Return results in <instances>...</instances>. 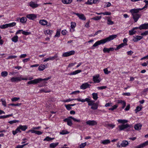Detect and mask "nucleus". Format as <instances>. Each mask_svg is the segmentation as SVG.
<instances>
[{
	"label": "nucleus",
	"instance_id": "obj_1",
	"mask_svg": "<svg viewBox=\"0 0 148 148\" xmlns=\"http://www.w3.org/2000/svg\"><path fill=\"white\" fill-rule=\"evenodd\" d=\"M117 37V35H113L110 36L109 37L106 38L98 41L93 45L91 47V49H93L94 48L93 47H96L99 45H100L101 44H103L106 42L112 40L116 38Z\"/></svg>",
	"mask_w": 148,
	"mask_h": 148
},
{
	"label": "nucleus",
	"instance_id": "obj_2",
	"mask_svg": "<svg viewBox=\"0 0 148 148\" xmlns=\"http://www.w3.org/2000/svg\"><path fill=\"white\" fill-rule=\"evenodd\" d=\"M140 9L138 8L132 9L130 10V12L131 13L132 18L134 20V22H136L138 19L141 17V15L138 14Z\"/></svg>",
	"mask_w": 148,
	"mask_h": 148
},
{
	"label": "nucleus",
	"instance_id": "obj_3",
	"mask_svg": "<svg viewBox=\"0 0 148 148\" xmlns=\"http://www.w3.org/2000/svg\"><path fill=\"white\" fill-rule=\"evenodd\" d=\"M132 125H129L128 124H122L118 126L116 128L119 131L123 130L125 129L127 132L130 131Z\"/></svg>",
	"mask_w": 148,
	"mask_h": 148
},
{
	"label": "nucleus",
	"instance_id": "obj_4",
	"mask_svg": "<svg viewBox=\"0 0 148 148\" xmlns=\"http://www.w3.org/2000/svg\"><path fill=\"white\" fill-rule=\"evenodd\" d=\"M51 77H48L47 78H45V79H42L40 78H37L33 80H31L30 81H29L27 82L28 84H35L39 83L40 82H42L43 81H46L49 80L50 79Z\"/></svg>",
	"mask_w": 148,
	"mask_h": 148
},
{
	"label": "nucleus",
	"instance_id": "obj_5",
	"mask_svg": "<svg viewBox=\"0 0 148 148\" xmlns=\"http://www.w3.org/2000/svg\"><path fill=\"white\" fill-rule=\"evenodd\" d=\"M89 106H91V109L93 110L97 109L99 103L98 102L95 103V101H91V102L88 104Z\"/></svg>",
	"mask_w": 148,
	"mask_h": 148
},
{
	"label": "nucleus",
	"instance_id": "obj_6",
	"mask_svg": "<svg viewBox=\"0 0 148 148\" xmlns=\"http://www.w3.org/2000/svg\"><path fill=\"white\" fill-rule=\"evenodd\" d=\"M75 53V52L74 51H70L64 53L62 54V56L64 57H66L69 56H70L73 55Z\"/></svg>",
	"mask_w": 148,
	"mask_h": 148
},
{
	"label": "nucleus",
	"instance_id": "obj_7",
	"mask_svg": "<svg viewBox=\"0 0 148 148\" xmlns=\"http://www.w3.org/2000/svg\"><path fill=\"white\" fill-rule=\"evenodd\" d=\"M73 14L77 15L80 19L83 21L86 20V18L84 14H79L78 13H73Z\"/></svg>",
	"mask_w": 148,
	"mask_h": 148
},
{
	"label": "nucleus",
	"instance_id": "obj_8",
	"mask_svg": "<svg viewBox=\"0 0 148 148\" xmlns=\"http://www.w3.org/2000/svg\"><path fill=\"white\" fill-rule=\"evenodd\" d=\"M76 99L78 101H81L82 102L87 101L88 103H90L91 101H93V100H90V99L88 98H86L85 99H81L80 98H78Z\"/></svg>",
	"mask_w": 148,
	"mask_h": 148
},
{
	"label": "nucleus",
	"instance_id": "obj_9",
	"mask_svg": "<svg viewBox=\"0 0 148 148\" xmlns=\"http://www.w3.org/2000/svg\"><path fill=\"white\" fill-rule=\"evenodd\" d=\"M86 123L87 125L90 126H94L97 124V122L94 120H88L87 121Z\"/></svg>",
	"mask_w": 148,
	"mask_h": 148
},
{
	"label": "nucleus",
	"instance_id": "obj_10",
	"mask_svg": "<svg viewBox=\"0 0 148 148\" xmlns=\"http://www.w3.org/2000/svg\"><path fill=\"white\" fill-rule=\"evenodd\" d=\"M91 85L87 83H85L83 84L80 86V88L81 89L84 90L88 88H90Z\"/></svg>",
	"mask_w": 148,
	"mask_h": 148
},
{
	"label": "nucleus",
	"instance_id": "obj_11",
	"mask_svg": "<svg viewBox=\"0 0 148 148\" xmlns=\"http://www.w3.org/2000/svg\"><path fill=\"white\" fill-rule=\"evenodd\" d=\"M27 17L29 19L33 20L36 18V16L34 14H30L27 15Z\"/></svg>",
	"mask_w": 148,
	"mask_h": 148
},
{
	"label": "nucleus",
	"instance_id": "obj_12",
	"mask_svg": "<svg viewBox=\"0 0 148 148\" xmlns=\"http://www.w3.org/2000/svg\"><path fill=\"white\" fill-rule=\"evenodd\" d=\"M147 145H148V140L147 141L137 146L135 148H141L142 147H143Z\"/></svg>",
	"mask_w": 148,
	"mask_h": 148
},
{
	"label": "nucleus",
	"instance_id": "obj_13",
	"mask_svg": "<svg viewBox=\"0 0 148 148\" xmlns=\"http://www.w3.org/2000/svg\"><path fill=\"white\" fill-rule=\"evenodd\" d=\"M139 29L140 30L143 29H148V23L142 24L139 27Z\"/></svg>",
	"mask_w": 148,
	"mask_h": 148
},
{
	"label": "nucleus",
	"instance_id": "obj_14",
	"mask_svg": "<svg viewBox=\"0 0 148 148\" xmlns=\"http://www.w3.org/2000/svg\"><path fill=\"white\" fill-rule=\"evenodd\" d=\"M63 121L65 122H67V125L70 126H71L73 123L71 120L69 118H66L64 119Z\"/></svg>",
	"mask_w": 148,
	"mask_h": 148
},
{
	"label": "nucleus",
	"instance_id": "obj_15",
	"mask_svg": "<svg viewBox=\"0 0 148 148\" xmlns=\"http://www.w3.org/2000/svg\"><path fill=\"white\" fill-rule=\"evenodd\" d=\"M99 77V75H97L93 76V79L95 82L99 83L100 82V81L98 79Z\"/></svg>",
	"mask_w": 148,
	"mask_h": 148
},
{
	"label": "nucleus",
	"instance_id": "obj_16",
	"mask_svg": "<svg viewBox=\"0 0 148 148\" xmlns=\"http://www.w3.org/2000/svg\"><path fill=\"white\" fill-rule=\"evenodd\" d=\"M142 125L140 123H138L134 125V128L135 130H139L141 129Z\"/></svg>",
	"mask_w": 148,
	"mask_h": 148
},
{
	"label": "nucleus",
	"instance_id": "obj_17",
	"mask_svg": "<svg viewBox=\"0 0 148 148\" xmlns=\"http://www.w3.org/2000/svg\"><path fill=\"white\" fill-rule=\"evenodd\" d=\"M118 103H120L122 105V108L123 109L124 108L126 105V102L122 100H118Z\"/></svg>",
	"mask_w": 148,
	"mask_h": 148
},
{
	"label": "nucleus",
	"instance_id": "obj_18",
	"mask_svg": "<svg viewBox=\"0 0 148 148\" xmlns=\"http://www.w3.org/2000/svg\"><path fill=\"white\" fill-rule=\"evenodd\" d=\"M11 80L12 82H16L20 81L21 80V79L19 77H13L11 78Z\"/></svg>",
	"mask_w": 148,
	"mask_h": 148
},
{
	"label": "nucleus",
	"instance_id": "obj_19",
	"mask_svg": "<svg viewBox=\"0 0 148 148\" xmlns=\"http://www.w3.org/2000/svg\"><path fill=\"white\" fill-rule=\"evenodd\" d=\"M143 38V36H137L136 37H134L133 40L134 42H137L142 39Z\"/></svg>",
	"mask_w": 148,
	"mask_h": 148
},
{
	"label": "nucleus",
	"instance_id": "obj_20",
	"mask_svg": "<svg viewBox=\"0 0 148 148\" xmlns=\"http://www.w3.org/2000/svg\"><path fill=\"white\" fill-rule=\"evenodd\" d=\"M127 45V43H122L121 44L119 45L115 49V50H117L120 49L121 48L123 47L124 46Z\"/></svg>",
	"mask_w": 148,
	"mask_h": 148
},
{
	"label": "nucleus",
	"instance_id": "obj_21",
	"mask_svg": "<svg viewBox=\"0 0 148 148\" xmlns=\"http://www.w3.org/2000/svg\"><path fill=\"white\" fill-rule=\"evenodd\" d=\"M39 23L42 25H47V21L45 20H40L39 21Z\"/></svg>",
	"mask_w": 148,
	"mask_h": 148
},
{
	"label": "nucleus",
	"instance_id": "obj_22",
	"mask_svg": "<svg viewBox=\"0 0 148 148\" xmlns=\"http://www.w3.org/2000/svg\"><path fill=\"white\" fill-rule=\"evenodd\" d=\"M29 5L33 8H35L38 7L39 5L34 3V2L31 1Z\"/></svg>",
	"mask_w": 148,
	"mask_h": 148
},
{
	"label": "nucleus",
	"instance_id": "obj_23",
	"mask_svg": "<svg viewBox=\"0 0 148 148\" xmlns=\"http://www.w3.org/2000/svg\"><path fill=\"white\" fill-rule=\"evenodd\" d=\"M82 71L81 70H77L75 71H73L70 73H69L68 74L70 75H75L79 73H80Z\"/></svg>",
	"mask_w": 148,
	"mask_h": 148
},
{
	"label": "nucleus",
	"instance_id": "obj_24",
	"mask_svg": "<svg viewBox=\"0 0 148 148\" xmlns=\"http://www.w3.org/2000/svg\"><path fill=\"white\" fill-rule=\"evenodd\" d=\"M128 143L127 141L123 140L121 144V146L122 147H126L128 145Z\"/></svg>",
	"mask_w": 148,
	"mask_h": 148
},
{
	"label": "nucleus",
	"instance_id": "obj_25",
	"mask_svg": "<svg viewBox=\"0 0 148 148\" xmlns=\"http://www.w3.org/2000/svg\"><path fill=\"white\" fill-rule=\"evenodd\" d=\"M110 141L108 139H106L101 141V143L104 145L110 143Z\"/></svg>",
	"mask_w": 148,
	"mask_h": 148
},
{
	"label": "nucleus",
	"instance_id": "obj_26",
	"mask_svg": "<svg viewBox=\"0 0 148 148\" xmlns=\"http://www.w3.org/2000/svg\"><path fill=\"white\" fill-rule=\"evenodd\" d=\"M118 122L120 123H122V124H125V123H127L128 121L126 120L119 119L117 120Z\"/></svg>",
	"mask_w": 148,
	"mask_h": 148
},
{
	"label": "nucleus",
	"instance_id": "obj_27",
	"mask_svg": "<svg viewBox=\"0 0 148 148\" xmlns=\"http://www.w3.org/2000/svg\"><path fill=\"white\" fill-rule=\"evenodd\" d=\"M73 0H62V2L64 4H69L71 3Z\"/></svg>",
	"mask_w": 148,
	"mask_h": 148
},
{
	"label": "nucleus",
	"instance_id": "obj_28",
	"mask_svg": "<svg viewBox=\"0 0 148 148\" xmlns=\"http://www.w3.org/2000/svg\"><path fill=\"white\" fill-rule=\"evenodd\" d=\"M45 69L44 64H41L38 68V70L40 71L43 70Z\"/></svg>",
	"mask_w": 148,
	"mask_h": 148
},
{
	"label": "nucleus",
	"instance_id": "obj_29",
	"mask_svg": "<svg viewBox=\"0 0 148 148\" xmlns=\"http://www.w3.org/2000/svg\"><path fill=\"white\" fill-rule=\"evenodd\" d=\"M18 37L17 36H15L12 38V40L13 42H16L18 41Z\"/></svg>",
	"mask_w": 148,
	"mask_h": 148
},
{
	"label": "nucleus",
	"instance_id": "obj_30",
	"mask_svg": "<svg viewBox=\"0 0 148 148\" xmlns=\"http://www.w3.org/2000/svg\"><path fill=\"white\" fill-rule=\"evenodd\" d=\"M92 98L95 100H96L98 98V94L97 93H93L92 94Z\"/></svg>",
	"mask_w": 148,
	"mask_h": 148
},
{
	"label": "nucleus",
	"instance_id": "obj_31",
	"mask_svg": "<svg viewBox=\"0 0 148 148\" xmlns=\"http://www.w3.org/2000/svg\"><path fill=\"white\" fill-rule=\"evenodd\" d=\"M19 126L21 130L23 131H25L27 128V127L26 125L23 126L20 125Z\"/></svg>",
	"mask_w": 148,
	"mask_h": 148
},
{
	"label": "nucleus",
	"instance_id": "obj_32",
	"mask_svg": "<svg viewBox=\"0 0 148 148\" xmlns=\"http://www.w3.org/2000/svg\"><path fill=\"white\" fill-rule=\"evenodd\" d=\"M27 21L25 17H23L21 18L20 22L22 23H25Z\"/></svg>",
	"mask_w": 148,
	"mask_h": 148
},
{
	"label": "nucleus",
	"instance_id": "obj_33",
	"mask_svg": "<svg viewBox=\"0 0 148 148\" xmlns=\"http://www.w3.org/2000/svg\"><path fill=\"white\" fill-rule=\"evenodd\" d=\"M58 143H51L49 145V147H55L58 145Z\"/></svg>",
	"mask_w": 148,
	"mask_h": 148
},
{
	"label": "nucleus",
	"instance_id": "obj_34",
	"mask_svg": "<svg viewBox=\"0 0 148 148\" xmlns=\"http://www.w3.org/2000/svg\"><path fill=\"white\" fill-rule=\"evenodd\" d=\"M52 31L50 30L49 29L46 30L44 32V33L46 34H47L50 35H51V34L52 33Z\"/></svg>",
	"mask_w": 148,
	"mask_h": 148
},
{
	"label": "nucleus",
	"instance_id": "obj_35",
	"mask_svg": "<svg viewBox=\"0 0 148 148\" xmlns=\"http://www.w3.org/2000/svg\"><path fill=\"white\" fill-rule=\"evenodd\" d=\"M68 118H69L70 119H72L74 121H75V122H79L81 121L80 119H77L74 117H72V116H69Z\"/></svg>",
	"mask_w": 148,
	"mask_h": 148
},
{
	"label": "nucleus",
	"instance_id": "obj_36",
	"mask_svg": "<svg viewBox=\"0 0 148 148\" xmlns=\"http://www.w3.org/2000/svg\"><path fill=\"white\" fill-rule=\"evenodd\" d=\"M135 30H133V28L131 30L129 31V34L130 35H132L135 34L136 32V31H135Z\"/></svg>",
	"mask_w": 148,
	"mask_h": 148
},
{
	"label": "nucleus",
	"instance_id": "obj_37",
	"mask_svg": "<svg viewBox=\"0 0 148 148\" xmlns=\"http://www.w3.org/2000/svg\"><path fill=\"white\" fill-rule=\"evenodd\" d=\"M101 18V16H96L91 18L92 19L95 21H98L100 20Z\"/></svg>",
	"mask_w": 148,
	"mask_h": 148
},
{
	"label": "nucleus",
	"instance_id": "obj_38",
	"mask_svg": "<svg viewBox=\"0 0 148 148\" xmlns=\"http://www.w3.org/2000/svg\"><path fill=\"white\" fill-rule=\"evenodd\" d=\"M108 19L107 20L108 21V24L109 25H112L114 24V23L113 21H111L110 18L109 17H108Z\"/></svg>",
	"mask_w": 148,
	"mask_h": 148
},
{
	"label": "nucleus",
	"instance_id": "obj_39",
	"mask_svg": "<svg viewBox=\"0 0 148 148\" xmlns=\"http://www.w3.org/2000/svg\"><path fill=\"white\" fill-rule=\"evenodd\" d=\"M8 75V73L7 71H3L1 73V75L3 77H6Z\"/></svg>",
	"mask_w": 148,
	"mask_h": 148
},
{
	"label": "nucleus",
	"instance_id": "obj_40",
	"mask_svg": "<svg viewBox=\"0 0 148 148\" xmlns=\"http://www.w3.org/2000/svg\"><path fill=\"white\" fill-rule=\"evenodd\" d=\"M142 109V108L139 106H137L135 110V112L136 113L140 111Z\"/></svg>",
	"mask_w": 148,
	"mask_h": 148
},
{
	"label": "nucleus",
	"instance_id": "obj_41",
	"mask_svg": "<svg viewBox=\"0 0 148 148\" xmlns=\"http://www.w3.org/2000/svg\"><path fill=\"white\" fill-rule=\"evenodd\" d=\"M60 30H57L56 34L54 36V37H59L60 35Z\"/></svg>",
	"mask_w": 148,
	"mask_h": 148
},
{
	"label": "nucleus",
	"instance_id": "obj_42",
	"mask_svg": "<svg viewBox=\"0 0 148 148\" xmlns=\"http://www.w3.org/2000/svg\"><path fill=\"white\" fill-rule=\"evenodd\" d=\"M54 60V58H53V57H49V58H47L46 59H45L43 61V62H45L47 61H48L49 60Z\"/></svg>",
	"mask_w": 148,
	"mask_h": 148
},
{
	"label": "nucleus",
	"instance_id": "obj_43",
	"mask_svg": "<svg viewBox=\"0 0 148 148\" xmlns=\"http://www.w3.org/2000/svg\"><path fill=\"white\" fill-rule=\"evenodd\" d=\"M76 25V24L75 23L73 22L71 23V28L74 29V28L75 27Z\"/></svg>",
	"mask_w": 148,
	"mask_h": 148
},
{
	"label": "nucleus",
	"instance_id": "obj_44",
	"mask_svg": "<svg viewBox=\"0 0 148 148\" xmlns=\"http://www.w3.org/2000/svg\"><path fill=\"white\" fill-rule=\"evenodd\" d=\"M103 51L104 53L106 52L109 53L110 52V50H109L108 48L104 47L103 49Z\"/></svg>",
	"mask_w": 148,
	"mask_h": 148
},
{
	"label": "nucleus",
	"instance_id": "obj_45",
	"mask_svg": "<svg viewBox=\"0 0 148 148\" xmlns=\"http://www.w3.org/2000/svg\"><path fill=\"white\" fill-rule=\"evenodd\" d=\"M118 107V105H115L111 108L109 109V110H113L114 109H116Z\"/></svg>",
	"mask_w": 148,
	"mask_h": 148
},
{
	"label": "nucleus",
	"instance_id": "obj_46",
	"mask_svg": "<svg viewBox=\"0 0 148 148\" xmlns=\"http://www.w3.org/2000/svg\"><path fill=\"white\" fill-rule=\"evenodd\" d=\"M69 133V132H68L67 131L62 130V131L61 132H60V134H61L64 135V134H68Z\"/></svg>",
	"mask_w": 148,
	"mask_h": 148
},
{
	"label": "nucleus",
	"instance_id": "obj_47",
	"mask_svg": "<svg viewBox=\"0 0 148 148\" xmlns=\"http://www.w3.org/2000/svg\"><path fill=\"white\" fill-rule=\"evenodd\" d=\"M23 34L25 35H28L31 34V32H28L26 31H23V32H22Z\"/></svg>",
	"mask_w": 148,
	"mask_h": 148
},
{
	"label": "nucleus",
	"instance_id": "obj_48",
	"mask_svg": "<svg viewBox=\"0 0 148 148\" xmlns=\"http://www.w3.org/2000/svg\"><path fill=\"white\" fill-rule=\"evenodd\" d=\"M21 105V103H17V104L11 103L9 104V106H19Z\"/></svg>",
	"mask_w": 148,
	"mask_h": 148
},
{
	"label": "nucleus",
	"instance_id": "obj_49",
	"mask_svg": "<svg viewBox=\"0 0 148 148\" xmlns=\"http://www.w3.org/2000/svg\"><path fill=\"white\" fill-rule=\"evenodd\" d=\"M19 121L18 120H14L9 121L8 122V123H9L10 124H13L14 123H16L17 122H18Z\"/></svg>",
	"mask_w": 148,
	"mask_h": 148
},
{
	"label": "nucleus",
	"instance_id": "obj_50",
	"mask_svg": "<svg viewBox=\"0 0 148 148\" xmlns=\"http://www.w3.org/2000/svg\"><path fill=\"white\" fill-rule=\"evenodd\" d=\"M65 106L66 108L68 110H71L72 108L70 106V104H68V105H65Z\"/></svg>",
	"mask_w": 148,
	"mask_h": 148
},
{
	"label": "nucleus",
	"instance_id": "obj_51",
	"mask_svg": "<svg viewBox=\"0 0 148 148\" xmlns=\"http://www.w3.org/2000/svg\"><path fill=\"white\" fill-rule=\"evenodd\" d=\"M103 71L104 73L106 74H108L110 73V71H108L107 68L104 69Z\"/></svg>",
	"mask_w": 148,
	"mask_h": 148
},
{
	"label": "nucleus",
	"instance_id": "obj_52",
	"mask_svg": "<svg viewBox=\"0 0 148 148\" xmlns=\"http://www.w3.org/2000/svg\"><path fill=\"white\" fill-rule=\"evenodd\" d=\"M92 0H88V1L85 3V4L88 5H92L93 4Z\"/></svg>",
	"mask_w": 148,
	"mask_h": 148
},
{
	"label": "nucleus",
	"instance_id": "obj_53",
	"mask_svg": "<svg viewBox=\"0 0 148 148\" xmlns=\"http://www.w3.org/2000/svg\"><path fill=\"white\" fill-rule=\"evenodd\" d=\"M7 28H8V27L7 25V24L5 25H0V28L1 29H3Z\"/></svg>",
	"mask_w": 148,
	"mask_h": 148
},
{
	"label": "nucleus",
	"instance_id": "obj_54",
	"mask_svg": "<svg viewBox=\"0 0 148 148\" xmlns=\"http://www.w3.org/2000/svg\"><path fill=\"white\" fill-rule=\"evenodd\" d=\"M17 56H9L8 58H6L7 59H13L16 58Z\"/></svg>",
	"mask_w": 148,
	"mask_h": 148
},
{
	"label": "nucleus",
	"instance_id": "obj_55",
	"mask_svg": "<svg viewBox=\"0 0 148 148\" xmlns=\"http://www.w3.org/2000/svg\"><path fill=\"white\" fill-rule=\"evenodd\" d=\"M76 99H66V100H65L64 101H63L64 102H68L70 101H73V100H77Z\"/></svg>",
	"mask_w": 148,
	"mask_h": 148
},
{
	"label": "nucleus",
	"instance_id": "obj_56",
	"mask_svg": "<svg viewBox=\"0 0 148 148\" xmlns=\"http://www.w3.org/2000/svg\"><path fill=\"white\" fill-rule=\"evenodd\" d=\"M43 132L39 131H35V133L38 135H40L42 134Z\"/></svg>",
	"mask_w": 148,
	"mask_h": 148
},
{
	"label": "nucleus",
	"instance_id": "obj_57",
	"mask_svg": "<svg viewBox=\"0 0 148 148\" xmlns=\"http://www.w3.org/2000/svg\"><path fill=\"white\" fill-rule=\"evenodd\" d=\"M19 99H20V98H19V97H14L12 98L11 99V100H12V101H18Z\"/></svg>",
	"mask_w": 148,
	"mask_h": 148
},
{
	"label": "nucleus",
	"instance_id": "obj_58",
	"mask_svg": "<svg viewBox=\"0 0 148 148\" xmlns=\"http://www.w3.org/2000/svg\"><path fill=\"white\" fill-rule=\"evenodd\" d=\"M111 13L109 12H102V14L104 15H111Z\"/></svg>",
	"mask_w": 148,
	"mask_h": 148
},
{
	"label": "nucleus",
	"instance_id": "obj_59",
	"mask_svg": "<svg viewBox=\"0 0 148 148\" xmlns=\"http://www.w3.org/2000/svg\"><path fill=\"white\" fill-rule=\"evenodd\" d=\"M107 88L106 86H101L100 87H97V88L99 90H102L106 88Z\"/></svg>",
	"mask_w": 148,
	"mask_h": 148
},
{
	"label": "nucleus",
	"instance_id": "obj_60",
	"mask_svg": "<svg viewBox=\"0 0 148 148\" xmlns=\"http://www.w3.org/2000/svg\"><path fill=\"white\" fill-rule=\"evenodd\" d=\"M107 126L110 127L112 128H113L115 126V125L112 124H108L107 125Z\"/></svg>",
	"mask_w": 148,
	"mask_h": 148
},
{
	"label": "nucleus",
	"instance_id": "obj_61",
	"mask_svg": "<svg viewBox=\"0 0 148 148\" xmlns=\"http://www.w3.org/2000/svg\"><path fill=\"white\" fill-rule=\"evenodd\" d=\"M1 101L2 102V104L4 106V107L6 106V102L5 100H3V99H1Z\"/></svg>",
	"mask_w": 148,
	"mask_h": 148
},
{
	"label": "nucleus",
	"instance_id": "obj_62",
	"mask_svg": "<svg viewBox=\"0 0 148 148\" xmlns=\"http://www.w3.org/2000/svg\"><path fill=\"white\" fill-rule=\"evenodd\" d=\"M40 92H50V90L46 91L44 89H42L40 90Z\"/></svg>",
	"mask_w": 148,
	"mask_h": 148
},
{
	"label": "nucleus",
	"instance_id": "obj_63",
	"mask_svg": "<svg viewBox=\"0 0 148 148\" xmlns=\"http://www.w3.org/2000/svg\"><path fill=\"white\" fill-rule=\"evenodd\" d=\"M148 34V31H146L142 33L141 35L142 36H146Z\"/></svg>",
	"mask_w": 148,
	"mask_h": 148
},
{
	"label": "nucleus",
	"instance_id": "obj_64",
	"mask_svg": "<svg viewBox=\"0 0 148 148\" xmlns=\"http://www.w3.org/2000/svg\"><path fill=\"white\" fill-rule=\"evenodd\" d=\"M29 60H30V58H26V59H23V62L24 63H25L26 62H27V61H29Z\"/></svg>",
	"mask_w": 148,
	"mask_h": 148
}]
</instances>
